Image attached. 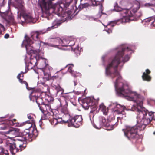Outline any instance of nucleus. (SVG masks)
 Listing matches in <instances>:
<instances>
[{
    "mask_svg": "<svg viewBox=\"0 0 155 155\" xmlns=\"http://www.w3.org/2000/svg\"><path fill=\"white\" fill-rule=\"evenodd\" d=\"M124 55H116L106 67L105 70L106 74L110 75L112 78L117 77L114 83V87L117 94L120 96H124L127 99L130 101H134L136 103V108H140V110L145 111L146 114L145 116L151 121L155 120V113L154 112H147V110L143 107V96L135 92H132L129 88L128 86L126 84H123L121 87L118 88V80L121 78V76L118 71L117 68L121 61L125 63L128 61L129 57L128 55L123 57Z\"/></svg>",
    "mask_w": 155,
    "mask_h": 155,
    "instance_id": "1",
    "label": "nucleus"
},
{
    "mask_svg": "<svg viewBox=\"0 0 155 155\" xmlns=\"http://www.w3.org/2000/svg\"><path fill=\"white\" fill-rule=\"evenodd\" d=\"M45 32L43 30L35 31L31 33V37H27L26 35L25 36V39L24 40L22 46L25 47L27 52L28 54L34 53L36 55L39 54L40 50L39 49H35L34 47L31 45L33 43L31 39L35 41H39L40 35L44 34Z\"/></svg>",
    "mask_w": 155,
    "mask_h": 155,
    "instance_id": "2",
    "label": "nucleus"
},
{
    "mask_svg": "<svg viewBox=\"0 0 155 155\" xmlns=\"http://www.w3.org/2000/svg\"><path fill=\"white\" fill-rule=\"evenodd\" d=\"M64 107L59 111V123L62 124H68L69 127L75 126L74 116H71L69 114L67 108H66L67 103L64 100L61 103Z\"/></svg>",
    "mask_w": 155,
    "mask_h": 155,
    "instance_id": "3",
    "label": "nucleus"
},
{
    "mask_svg": "<svg viewBox=\"0 0 155 155\" xmlns=\"http://www.w3.org/2000/svg\"><path fill=\"white\" fill-rule=\"evenodd\" d=\"M129 109L132 111L137 112V125L140 129V130H143L146 125L151 121L145 116L146 112L140 110V108H136V105H133L130 109Z\"/></svg>",
    "mask_w": 155,
    "mask_h": 155,
    "instance_id": "4",
    "label": "nucleus"
},
{
    "mask_svg": "<svg viewBox=\"0 0 155 155\" xmlns=\"http://www.w3.org/2000/svg\"><path fill=\"white\" fill-rule=\"evenodd\" d=\"M139 7L131 9H122L121 8H115V10L117 12H120L121 14L122 15V18L119 19L121 23H125L133 21L135 19L134 14L138 10Z\"/></svg>",
    "mask_w": 155,
    "mask_h": 155,
    "instance_id": "5",
    "label": "nucleus"
},
{
    "mask_svg": "<svg viewBox=\"0 0 155 155\" xmlns=\"http://www.w3.org/2000/svg\"><path fill=\"white\" fill-rule=\"evenodd\" d=\"M24 2L21 0L17 4L16 8L18 10L17 12V19L19 22L27 23L31 21L32 18L30 14L25 13V9L24 6Z\"/></svg>",
    "mask_w": 155,
    "mask_h": 155,
    "instance_id": "6",
    "label": "nucleus"
},
{
    "mask_svg": "<svg viewBox=\"0 0 155 155\" xmlns=\"http://www.w3.org/2000/svg\"><path fill=\"white\" fill-rule=\"evenodd\" d=\"M137 126L133 127L127 126L126 129H123L125 135L129 140L136 142L139 138L138 133L142 131Z\"/></svg>",
    "mask_w": 155,
    "mask_h": 155,
    "instance_id": "7",
    "label": "nucleus"
},
{
    "mask_svg": "<svg viewBox=\"0 0 155 155\" xmlns=\"http://www.w3.org/2000/svg\"><path fill=\"white\" fill-rule=\"evenodd\" d=\"M99 100V98L96 100L92 97H86L82 100V107L86 110L88 109L90 107L91 109L92 110L90 112L93 113L97 109V106Z\"/></svg>",
    "mask_w": 155,
    "mask_h": 155,
    "instance_id": "8",
    "label": "nucleus"
},
{
    "mask_svg": "<svg viewBox=\"0 0 155 155\" xmlns=\"http://www.w3.org/2000/svg\"><path fill=\"white\" fill-rule=\"evenodd\" d=\"M54 0H49L47 3L45 0H39L38 4L41 8L45 10H48L49 12H53L55 6L52 5V1Z\"/></svg>",
    "mask_w": 155,
    "mask_h": 155,
    "instance_id": "9",
    "label": "nucleus"
},
{
    "mask_svg": "<svg viewBox=\"0 0 155 155\" xmlns=\"http://www.w3.org/2000/svg\"><path fill=\"white\" fill-rule=\"evenodd\" d=\"M37 131L36 129L32 127L31 124L29 128V130L26 129L23 132L20 133V135L22 136L23 138L25 139V141L31 139L32 137V135H35V133L37 132Z\"/></svg>",
    "mask_w": 155,
    "mask_h": 155,
    "instance_id": "10",
    "label": "nucleus"
},
{
    "mask_svg": "<svg viewBox=\"0 0 155 155\" xmlns=\"http://www.w3.org/2000/svg\"><path fill=\"white\" fill-rule=\"evenodd\" d=\"M110 106L116 108L114 110L115 113H116L118 114H120L122 116L121 117H118L117 118H122L126 117V114L124 110L125 108L124 106L114 103L111 104Z\"/></svg>",
    "mask_w": 155,
    "mask_h": 155,
    "instance_id": "11",
    "label": "nucleus"
},
{
    "mask_svg": "<svg viewBox=\"0 0 155 155\" xmlns=\"http://www.w3.org/2000/svg\"><path fill=\"white\" fill-rule=\"evenodd\" d=\"M8 146L9 147L10 151L13 155L15 154V153L21 151L25 148L22 145H20L19 146L20 149L16 148L15 144V143H10Z\"/></svg>",
    "mask_w": 155,
    "mask_h": 155,
    "instance_id": "12",
    "label": "nucleus"
},
{
    "mask_svg": "<svg viewBox=\"0 0 155 155\" xmlns=\"http://www.w3.org/2000/svg\"><path fill=\"white\" fill-rule=\"evenodd\" d=\"M92 4L93 6H99V12L97 15V18H100L102 15V14H104L102 12L103 10V8L102 4L101 2H100L96 0H94L92 2Z\"/></svg>",
    "mask_w": 155,
    "mask_h": 155,
    "instance_id": "13",
    "label": "nucleus"
},
{
    "mask_svg": "<svg viewBox=\"0 0 155 155\" xmlns=\"http://www.w3.org/2000/svg\"><path fill=\"white\" fill-rule=\"evenodd\" d=\"M73 97V96L71 95L70 94H67L66 93H64V95L62 96H60V97L59 99V101H60V106L59 107V109L60 110L61 109L63 108L64 107V106H62V104L61 103L62 101H63V100H64L67 103V105L66 106V108H67V106H68L67 103L66 101V99H72Z\"/></svg>",
    "mask_w": 155,
    "mask_h": 155,
    "instance_id": "14",
    "label": "nucleus"
},
{
    "mask_svg": "<svg viewBox=\"0 0 155 155\" xmlns=\"http://www.w3.org/2000/svg\"><path fill=\"white\" fill-rule=\"evenodd\" d=\"M7 134L11 135L12 137H16L20 135V130L18 128H12L10 129L9 130L6 132Z\"/></svg>",
    "mask_w": 155,
    "mask_h": 155,
    "instance_id": "15",
    "label": "nucleus"
},
{
    "mask_svg": "<svg viewBox=\"0 0 155 155\" xmlns=\"http://www.w3.org/2000/svg\"><path fill=\"white\" fill-rule=\"evenodd\" d=\"M39 108L40 110L44 113V114L47 116L49 115V111H51V109L49 104H43L41 106H39Z\"/></svg>",
    "mask_w": 155,
    "mask_h": 155,
    "instance_id": "16",
    "label": "nucleus"
},
{
    "mask_svg": "<svg viewBox=\"0 0 155 155\" xmlns=\"http://www.w3.org/2000/svg\"><path fill=\"white\" fill-rule=\"evenodd\" d=\"M59 44L61 46L65 47L71 46L74 45V43L73 44H70V42H69V40L65 38L59 39Z\"/></svg>",
    "mask_w": 155,
    "mask_h": 155,
    "instance_id": "17",
    "label": "nucleus"
},
{
    "mask_svg": "<svg viewBox=\"0 0 155 155\" xmlns=\"http://www.w3.org/2000/svg\"><path fill=\"white\" fill-rule=\"evenodd\" d=\"M151 73L149 69L146 70V72H144L142 76V78L144 81H150L151 80V77L149 75Z\"/></svg>",
    "mask_w": 155,
    "mask_h": 155,
    "instance_id": "18",
    "label": "nucleus"
},
{
    "mask_svg": "<svg viewBox=\"0 0 155 155\" xmlns=\"http://www.w3.org/2000/svg\"><path fill=\"white\" fill-rule=\"evenodd\" d=\"M75 120V126L76 128H78L82 124V118L81 116L76 115L74 116Z\"/></svg>",
    "mask_w": 155,
    "mask_h": 155,
    "instance_id": "19",
    "label": "nucleus"
},
{
    "mask_svg": "<svg viewBox=\"0 0 155 155\" xmlns=\"http://www.w3.org/2000/svg\"><path fill=\"white\" fill-rule=\"evenodd\" d=\"M6 20L8 24L9 25L16 26L17 25V23L14 19L13 16L12 15L7 16Z\"/></svg>",
    "mask_w": 155,
    "mask_h": 155,
    "instance_id": "20",
    "label": "nucleus"
},
{
    "mask_svg": "<svg viewBox=\"0 0 155 155\" xmlns=\"http://www.w3.org/2000/svg\"><path fill=\"white\" fill-rule=\"evenodd\" d=\"M58 20L57 19L55 20L52 23V26L50 27H49L47 29L45 30H43L44 32H45V33L50 31L51 29H54L58 27Z\"/></svg>",
    "mask_w": 155,
    "mask_h": 155,
    "instance_id": "21",
    "label": "nucleus"
},
{
    "mask_svg": "<svg viewBox=\"0 0 155 155\" xmlns=\"http://www.w3.org/2000/svg\"><path fill=\"white\" fill-rule=\"evenodd\" d=\"M43 64H44L45 66L41 68L40 69L43 71L45 75H46V74H48L50 70V68H49L48 65L46 63V60H45Z\"/></svg>",
    "mask_w": 155,
    "mask_h": 155,
    "instance_id": "22",
    "label": "nucleus"
},
{
    "mask_svg": "<svg viewBox=\"0 0 155 155\" xmlns=\"http://www.w3.org/2000/svg\"><path fill=\"white\" fill-rule=\"evenodd\" d=\"M27 70L26 71L25 69V72L21 71L20 73L17 76V78L19 80V81L22 84H24L26 85V88L27 89H28V83L25 81H22V79L20 78V77H21V75H23V74L26 73L27 72Z\"/></svg>",
    "mask_w": 155,
    "mask_h": 155,
    "instance_id": "23",
    "label": "nucleus"
},
{
    "mask_svg": "<svg viewBox=\"0 0 155 155\" xmlns=\"http://www.w3.org/2000/svg\"><path fill=\"white\" fill-rule=\"evenodd\" d=\"M142 15V13L141 12H137V11L134 14V17L135 19L133 21H136L137 20L138 18L140 17Z\"/></svg>",
    "mask_w": 155,
    "mask_h": 155,
    "instance_id": "24",
    "label": "nucleus"
},
{
    "mask_svg": "<svg viewBox=\"0 0 155 155\" xmlns=\"http://www.w3.org/2000/svg\"><path fill=\"white\" fill-rule=\"evenodd\" d=\"M89 5V4L88 3H85L84 4L81 3L78 7L79 11L81 10L84 8L88 7Z\"/></svg>",
    "mask_w": 155,
    "mask_h": 155,
    "instance_id": "25",
    "label": "nucleus"
},
{
    "mask_svg": "<svg viewBox=\"0 0 155 155\" xmlns=\"http://www.w3.org/2000/svg\"><path fill=\"white\" fill-rule=\"evenodd\" d=\"M51 111L53 113V117H58V108L55 109H51Z\"/></svg>",
    "mask_w": 155,
    "mask_h": 155,
    "instance_id": "26",
    "label": "nucleus"
},
{
    "mask_svg": "<svg viewBox=\"0 0 155 155\" xmlns=\"http://www.w3.org/2000/svg\"><path fill=\"white\" fill-rule=\"evenodd\" d=\"M99 109L104 114L106 112L107 110L106 107L103 103L101 104L99 106Z\"/></svg>",
    "mask_w": 155,
    "mask_h": 155,
    "instance_id": "27",
    "label": "nucleus"
},
{
    "mask_svg": "<svg viewBox=\"0 0 155 155\" xmlns=\"http://www.w3.org/2000/svg\"><path fill=\"white\" fill-rule=\"evenodd\" d=\"M36 101L39 107L40 106V105H41L42 106L43 104H44L43 102V99L40 97L37 98L36 99Z\"/></svg>",
    "mask_w": 155,
    "mask_h": 155,
    "instance_id": "28",
    "label": "nucleus"
},
{
    "mask_svg": "<svg viewBox=\"0 0 155 155\" xmlns=\"http://www.w3.org/2000/svg\"><path fill=\"white\" fill-rule=\"evenodd\" d=\"M74 67V65L73 64H69L66 65V67H68L67 71H68L71 74L73 73V71L72 70L73 67Z\"/></svg>",
    "mask_w": 155,
    "mask_h": 155,
    "instance_id": "29",
    "label": "nucleus"
},
{
    "mask_svg": "<svg viewBox=\"0 0 155 155\" xmlns=\"http://www.w3.org/2000/svg\"><path fill=\"white\" fill-rule=\"evenodd\" d=\"M119 19L117 20H115L113 21H111L107 25L108 26H111L112 27H114V26L118 22H120V21L119 20Z\"/></svg>",
    "mask_w": 155,
    "mask_h": 155,
    "instance_id": "30",
    "label": "nucleus"
},
{
    "mask_svg": "<svg viewBox=\"0 0 155 155\" xmlns=\"http://www.w3.org/2000/svg\"><path fill=\"white\" fill-rule=\"evenodd\" d=\"M58 117H53V120L51 122V124L54 126H56L58 123Z\"/></svg>",
    "mask_w": 155,
    "mask_h": 155,
    "instance_id": "31",
    "label": "nucleus"
},
{
    "mask_svg": "<svg viewBox=\"0 0 155 155\" xmlns=\"http://www.w3.org/2000/svg\"><path fill=\"white\" fill-rule=\"evenodd\" d=\"M52 3V5H54L55 6V8L54 9H56V10H55L54 12L52 13V12H49L50 13H54L55 14H56L57 15H58V8L57 7V5L56 4V3H57V2H56V3H55V4H53V3Z\"/></svg>",
    "mask_w": 155,
    "mask_h": 155,
    "instance_id": "32",
    "label": "nucleus"
},
{
    "mask_svg": "<svg viewBox=\"0 0 155 155\" xmlns=\"http://www.w3.org/2000/svg\"><path fill=\"white\" fill-rule=\"evenodd\" d=\"M117 125V124L116 125V124H113L111 123L110 125H109V126L108 127L107 129V130H111L115 128V127Z\"/></svg>",
    "mask_w": 155,
    "mask_h": 155,
    "instance_id": "33",
    "label": "nucleus"
},
{
    "mask_svg": "<svg viewBox=\"0 0 155 155\" xmlns=\"http://www.w3.org/2000/svg\"><path fill=\"white\" fill-rule=\"evenodd\" d=\"M16 137H17V138L16 139L18 141L22 142L25 141V139L23 138L22 136H21V135L18 136H17Z\"/></svg>",
    "mask_w": 155,
    "mask_h": 155,
    "instance_id": "34",
    "label": "nucleus"
},
{
    "mask_svg": "<svg viewBox=\"0 0 155 155\" xmlns=\"http://www.w3.org/2000/svg\"><path fill=\"white\" fill-rule=\"evenodd\" d=\"M5 31L4 26L1 24H0V35L2 34V32Z\"/></svg>",
    "mask_w": 155,
    "mask_h": 155,
    "instance_id": "35",
    "label": "nucleus"
},
{
    "mask_svg": "<svg viewBox=\"0 0 155 155\" xmlns=\"http://www.w3.org/2000/svg\"><path fill=\"white\" fill-rule=\"evenodd\" d=\"M64 90L59 85V92H61L60 96H62L64 95Z\"/></svg>",
    "mask_w": 155,
    "mask_h": 155,
    "instance_id": "36",
    "label": "nucleus"
},
{
    "mask_svg": "<svg viewBox=\"0 0 155 155\" xmlns=\"http://www.w3.org/2000/svg\"><path fill=\"white\" fill-rule=\"evenodd\" d=\"M152 20H153L151 17L147 18L144 20V21L147 23L149 22Z\"/></svg>",
    "mask_w": 155,
    "mask_h": 155,
    "instance_id": "37",
    "label": "nucleus"
},
{
    "mask_svg": "<svg viewBox=\"0 0 155 155\" xmlns=\"http://www.w3.org/2000/svg\"><path fill=\"white\" fill-rule=\"evenodd\" d=\"M145 6L147 7H152L154 6V5L150 3H147L145 4Z\"/></svg>",
    "mask_w": 155,
    "mask_h": 155,
    "instance_id": "38",
    "label": "nucleus"
},
{
    "mask_svg": "<svg viewBox=\"0 0 155 155\" xmlns=\"http://www.w3.org/2000/svg\"><path fill=\"white\" fill-rule=\"evenodd\" d=\"M111 123L109 122H106L105 123H104V124H103L102 125L105 127H107V128L108 127V126H109L110 125Z\"/></svg>",
    "mask_w": 155,
    "mask_h": 155,
    "instance_id": "39",
    "label": "nucleus"
},
{
    "mask_svg": "<svg viewBox=\"0 0 155 155\" xmlns=\"http://www.w3.org/2000/svg\"><path fill=\"white\" fill-rule=\"evenodd\" d=\"M3 154L2 155H8V152L7 150H4L3 152Z\"/></svg>",
    "mask_w": 155,
    "mask_h": 155,
    "instance_id": "40",
    "label": "nucleus"
},
{
    "mask_svg": "<svg viewBox=\"0 0 155 155\" xmlns=\"http://www.w3.org/2000/svg\"><path fill=\"white\" fill-rule=\"evenodd\" d=\"M4 149L1 147H0V154L2 155Z\"/></svg>",
    "mask_w": 155,
    "mask_h": 155,
    "instance_id": "41",
    "label": "nucleus"
},
{
    "mask_svg": "<svg viewBox=\"0 0 155 155\" xmlns=\"http://www.w3.org/2000/svg\"><path fill=\"white\" fill-rule=\"evenodd\" d=\"M153 20H154L152 22V24L153 25H155V15L154 16H152L151 17Z\"/></svg>",
    "mask_w": 155,
    "mask_h": 155,
    "instance_id": "42",
    "label": "nucleus"
},
{
    "mask_svg": "<svg viewBox=\"0 0 155 155\" xmlns=\"http://www.w3.org/2000/svg\"><path fill=\"white\" fill-rule=\"evenodd\" d=\"M47 45H48L49 46H52V47H56V48H58V45H52L51 44H48V43H47L46 44Z\"/></svg>",
    "mask_w": 155,
    "mask_h": 155,
    "instance_id": "43",
    "label": "nucleus"
},
{
    "mask_svg": "<svg viewBox=\"0 0 155 155\" xmlns=\"http://www.w3.org/2000/svg\"><path fill=\"white\" fill-rule=\"evenodd\" d=\"M9 123L11 125H14V124H15V123H14L13 122V120H10L9 121Z\"/></svg>",
    "mask_w": 155,
    "mask_h": 155,
    "instance_id": "44",
    "label": "nucleus"
},
{
    "mask_svg": "<svg viewBox=\"0 0 155 155\" xmlns=\"http://www.w3.org/2000/svg\"><path fill=\"white\" fill-rule=\"evenodd\" d=\"M102 124H104V123H105L106 122V120L104 118H102Z\"/></svg>",
    "mask_w": 155,
    "mask_h": 155,
    "instance_id": "45",
    "label": "nucleus"
},
{
    "mask_svg": "<svg viewBox=\"0 0 155 155\" xmlns=\"http://www.w3.org/2000/svg\"><path fill=\"white\" fill-rule=\"evenodd\" d=\"M9 35L8 34H6L4 36V38L6 39H7L9 37Z\"/></svg>",
    "mask_w": 155,
    "mask_h": 155,
    "instance_id": "46",
    "label": "nucleus"
},
{
    "mask_svg": "<svg viewBox=\"0 0 155 155\" xmlns=\"http://www.w3.org/2000/svg\"><path fill=\"white\" fill-rule=\"evenodd\" d=\"M69 42H70V44H73L74 43V44H75V43L73 41H69Z\"/></svg>",
    "mask_w": 155,
    "mask_h": 155,
    "instance_id": "47",
    "label": "nucleus"
},
{
    "mask_svg": "<svg viewBox=\"0 0 155 155\" xmlns=\"http://www.w3.org/2000/svg\"><path fill=\"white\" fill-rule=\"evenodd\" d=\"M28 118L29 119H31L32 117H31L30 115H28Z\"/></svg>",
    "mask_w": 155,
    "mask_h": 155,
    "instance_id": "48",
    "label": "nucleus"
},
{
    "mask_svg": "<svg viewBox=\"0 0 155 155\" xmlns=\"http://www.w3.org/2000/svg\"><path fill=\"white\" fill-rule=\"evenodd\" d=\"M49 98L50 99H48V101H51V100H52V99H53V98H51V97H49Z\"/></svg>",
    "mask_w": 155,
    "mask_h": 155,
    "instance_id": "49",
    "label": "nucleus"
},
{
    "mask_svg": "<svg viewBox=\"0 0 155 155\" xmlns=\"http://www.w3.org/2000/svg\"><path fill=\"white\" fill-rule=\"evenodd\" d=\"M73 82H74V86H76V85H77V82L76 81H75V80H74V81H73Z\"/></svg>",
    "mask_w": 155,
    "mask_h": 155,
    "instance_id": "50",
    "label": "nucleus"
},
{
    "mask_svg": "<svg viewBox=\"0 0 155 155\" xmlns=\"http://www.w3.org/2000/svg\"><path fill=\"white\" fill-rule=\"evenodd\" d=\"M77 48H75V49L74 50V51H75V53H77V51H77Z\"/></svg>",
    "mask_w": 155,
    "mask_h": 155,
    "instance_id": "51",
    "label": "nucleus"
},
{
    "mask_svg": "<svg viewBox=\"0 0 155 155\" xmlns=\"http://www.w3.org/2000/svg\"><path fill=\"white\" fill-rule=\"evenodd\" d=\"M40 44H38V47L39 48H40Z\"/></svg>",
    "mask_w": 155,
    "mask_h": 155,
    "instance_id": "52",
    "label": "nucleus"
},
{
    "mask_svg": "<svg viewBox=\"0 0 155 155\" xmlns=\"http://www.w3.org/2000/svg\"><path fill=\"white\" fill-rule=\"evenodd\" d=\"M143 92H144V94H145L146 93V92H145V91H144Z\"/></svg>",
    "mask_w": 155,
    "mask_h": 155,
    "instance_id": "53",
    "label": "nucleus"
},
{
    "mask_svg": "<svg viewBox=\"0 0 155 155\" xmlns=\"http://www.w3.org/2000/svg\"><path fill=\"white\" fill-rule=\"evenodd\" d=\"M153 134L155 135V131L153 132Z\"/></svg>",
    "mask_w": 155,
    "mask_h": 155,
    "instance_id": "54",
    "label": "nucleus"
},
{
    "mask_svg": "<svg viewBox=\"0 0 155 155\" xmlns=\"http://www.w3.org/2000/svg\"><path fill=\"white\" fill-rule=\"evenodd\" d=\"M78 54H80V52H79V51H78Z\"/></svg>",
    "mask_w": 155,
    "mask_h": 155,
    "instance_id": "55",
    "label": "nucleus"
},
{
    "mask_svg": "<svg viewBox=\"0 0 155 155\" xmlns=\"http://www.w3.org/2000/svg\"><path fill=\"white\" fill-rule=\"evenodd\" d=\"M58 90L57 89V93H58Z\"/></svg>",
    "mask_w": 155,
    "mask_h": 155,
    "instance_id": "56",
    "label": "nucleus"
},
{
    "mask_svg": "<svg viewBox=\"0 0 155 155\" xmlns=\"http://www.w3.org/2000/svg\"><path fill=\"white\" fill-rule=\"evenodd\" d=\"M16 121V120L15 119H13V121Z\"/></svg>",
    "mask_w": 155,
    "mask_h": 155,
    "instance_id": "57",
    "label": "nucleus"
},
{
    "mask_svg": "<svg viewBox=\"0 0 155 155\" xmlns=\"http://www.w3.org/2000/svg\"><path fill=\"white\" fill-rule=\"evenodd\" d=\"M23 77V75L22 74V75L21 76V77Z\"/></svg>",
    "mask_w": 155,
    "mask_h": 155,
    "instance_id": "58",
    "label": "nucleus"
},
{
    "mask_svg": "<svg viewBox=\"0 0 155 155\" xmlns=\"http://www.w3.org/2000/svg\"><path fill=\"white\" fill-rule=\"evenodd\" d=\"M27 121H26V122H25V123H27Z\"/></svg>",
    "mask_w": 155,
    "mask_h": 155,
    "instance_id": "59",
    "label": "nucleus"
},
{
    "mask_svg": "<svg viewBox=\"0 0 155 155\" xmlns=\"http://www.w3.org/2000/svg\"><path fill=\"white\" fill-rule=\"evenodd\" d=\"M30 64H32V63L31 62H30Z\"/></svg>",
    "mask_w": 155,
    "mask_h": 155,
    "instance_id": "60",
    "label": "nucleus"
},
{
    "mask_svg": "<svg viewBox=\"0 0 155 155\" xmlns=\"http://www.w3.org/2000/svg\"><path fill=\"white\" fill-rule=\"evenodd\" d=\"M58 48L60 49V48H59V47Z\"/></svg>",
    "mask_w": 155,
    "mask_h": 155,
    "instance_id": "61",
    "label": "nucleus"
},
{
    "mask_svg": "<svg viewBox=\"0 0 155 155\" xmlns=\"http://www.w3.org/2000/svg\"><path fill=\"white\" fill-rule=\"evenodd\" d=\"M104 0H102V1H103Z\"/></svg>",
    "mask_w": 155,
    "mask_h": 155,
    "instance_id": "62",
    "label": "nucleus"
}]
</instances>
